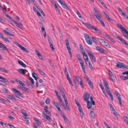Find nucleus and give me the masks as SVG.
I'll return each instance as SVG.
<instances>
[{
  "mask_svg": "<svg viewBox=\"0 0 128 128\" xmlns=\"http://www.w3.org/2000/svg\"><path fill=\"white\" fill-rule=\"evenodd\" d=\"M118 11L120 12L121 13V15L123 16H126L125 13L124 12H123L122 11V9L120 8H118Z\"/></svg>",
  "mask_w": 128,
  "mask_h": 128,
  "instance_id": "7c9ffc66",
  "label": "nucleus"
},
{
  "mask_svg": "<svg viewBox=\"0 0 128 128\" xmlns=\"http://www.w3.org/2000/svg\"><path fill=\"white\" fill-rule=\"evenodd\" d=\"M84 59L86 60V63L88 61V58L87 54L86 53L85 54L82 55Z\"/></svg>",
  "mask_w": 128,
  "mask_h": 128,
  "instance_id": "412c9836",
  "label": "nucleus"
},
{
  "mask_svg": "<svg viewBox=\"0 0 128 128\" xmlns=\"http://www.w3.org/2000/svg\"><path fill=\"white\" fill-rule=\"evenodd\" d=\"M88 54L90 58L94 62H96V59L94 56L92 54V52L90 50H87L86 51Z\"/></svg>",
  "mask_w": 128,
  "mask_h": 128,
  "instance_id": "423d86ee",
  "label": "nucleus"
},
{
  "mask_svg": "<svg viewBox=\"0 0 128 128\" xmlns=\"http://www.w3.org/2000/svg\"><path fill=\"white\" fill-rule=\"evenodd\" d=\"M54 92L56 93V95L58 97V99H59L60 98H61L60 96V95L59 94L58 92L56 90H54Z\"/></svg>",
  "mask_w": 128,
  "mask_h": 128,
  "instance_id": "79ce46f5",
  "label": "nucleus"
},
{
  "mask_svg": "<svg viewBox=\"0 0 128 128\" xmlns=\"http://www.w3.org/2000/svg\"><path fill=\"white\" fill-rule=\"evenodd\" d=\"M92 40L95 44H97V42L96 40L94 37H92Z\"/></svg>",
  "mask_w": 128,
  "mask_h": 128,
  "instance_id": "8fccbe9b",
  "label": "nucleus"
},
{
  "mask_svg": "<svg viewBox=\"0 0 128 128\" xmlns=\"http://www.w3.org/2000/svg\"><path fill=\"white\" fill-rule=\"evenodd\" d=\"M116 66L120 68L123 67L128 69V66H126L124 64L120 62H118L117 64H116Z\"/></svg>",
  "mask_w": 128,
  "mask_h": 128,
  "instance_id": "6e6552de",
  "label": "nucleus"
},
{
  "mask_svg": "<svg viewBox=\"0 0 128 128\" xmlns=\"http://www.w3.org/2000/svg\"><path fill=\"white\" fill-rule=\"evenodd\" d=\"M8 18L11 20L12 22L14 23L16 25V26L19 28H21L20 26H22V24L20 22H18V23L16 21L12 19L10 16H7Z\"/></svg>",
  "mask_w": 128,
  "mask_h": 128,
  "instance_id": "7ed1b4c3",
  "label": "nucleus"
},
{
  "mask_svg": "<svg viewBox=\"0 0 128 128\" xmlns=\"http://www.w3.org/2000/svg\"><path fill=\"white\" fill-rule=\"evenodd\" d=\"M104 45L108 47L109 48H110V45L109 44L106 42H105L104 41V43H103Z\"/></svg>",
  "mask_w": 128,
  "mask_h": 128,
  "instance_id": "37998d69",
  "label": "nucleus"
},
{
  "mask_svg": "<svg viewBox=\"0 0 128 128\" xmlns=\"http://www.w3.org/2000/svg\"><path fill=\"white\" fill-rule=\"evenodd\" d=\"M24 70H24L22 69H20L18 70V72L20 74L23 75H25V73L24 71Z\"/></svg>",
  "mask_w": 128,
  "mask_h": 128,
  "instance_id": "393cba45",
  "label": "nucleus"
},
{
  "mask_svg": "<svg viewBox=\"0 0 128 128\" xmlns=\"http://www.w3.org/2000/svg\"><path fill=\"white\" fill-rule=\"evenodd\" d=\"M19 83L22 86H25V84L20 80L19 82Z\"/></svg>",
  "mask_w": 128,
  "mask_h": 128,
  "instance_id": "0e129e2a",
  "label": "nucleus"
},
{
  "mask_svg": "<svg viewBox=\"0 0 128 128\" xmlns=\"http://www.w3.org/2000/svg\"><path fill=\"white\" fill-rule=\"evenodd\" d=\"M96 48L97 50L100 52L103 53L104 52V50L103 48H100L98 46H96Z\"/></svg>",
  "mask_w": 128,
  "mask_h": 128,
  "instance_id": "f3484780",
  "label": "nucleus"
},
{
  "mask_svg": "<svg viewBox=\"0 0 128 128\" xmlns=\"http://www.w3.org/2000/svg\"><path fill=\"white\" fill-rule=\"evenodd\" d=\"M20 89L25 92H30V89L24 86L20 88Z\"/></svg>",
  "mask_w": 128,
  "mask_h": 128,
  "instance_id": "a211bd4d",
  "label": "nucleus"
},
{
  "mask_svg": "<svg viewBox=\"0 0 128 128\" xmlns=\"http://www.w3.org/2000/svg\"><path fill=\"white\" fill-rule=\"evenodd\" d=\"M110 78L111 80H112V81L113 82H114L115 81V80L114 79V77L113 75H112L110 76Z\"/></svg>",
  "mask_w": 128,
  "mask_h": 128,
  "instance_id": "bf43d9fd",
  "label": "nucleus"
},
{
  "mask_svg": "<svg viewBox=\"0 0 128 128\" xmlns=\"http://www.w3.org/2000/svg\"><path fill=\"white\" fill-rule=\"evenodd\" d=\"M84 37L87 43L89 45H92V40L89 36L87 34H84Z\"/></svg>",
  "mask_w": 128,
  "mask_h": 128,
  "instance_id": "f03ea898",
  "label": "nucleus"
},
{
  "mask_svg": "<svg viewBox=\"0 0 128 128\" xmlns=\"http://www.w3.org/2000/svg\"><path fill=\"white\" fill-rule=\"evenodd\" d=\"M90 115L91 117L93 118H95V114L94 112L92 111H91L90 112Z\"/></svg>",
  "mask_w": 128,
  "mask_h": 128,
  "instance_id": "c9c22d12",
  "label": "nucleus"
},
{
  "mask_svg": "<svg viewBox=\"0 0 128 128\" xmlns=\"http://www.w3.org/2000/svg\"><path fill=\"white\" fill-rule=\"evenodd\" d=\"M6 97L8 98L14 100H16V99L14 98L13 96L8 95L6 96Z\"/></svg>",
  "mask_w": 128,
  "mask_h": 128,
  "instance_id": "b1692460",
  "label": "nucleus"
},
{
  "mask_svg": "<svg viewBox=\"0 0 128 128\" xmlns=\"http://www.w3.org/2000/svg\"><path fill=\"white\" fill-rule=\"evenodd\" d=\"M75 101L76 104H77V105L78 106V109H79L81 108V107L80 106V104L79 103L76 101V100H75Z\"/></svg>",
  "mask_w": 128,
  "mask_h": 128,
  "instance_id": "c03bdc74",
  "label": "nucleus"
},
{
  "mask_svg": "<svg viewBox=\"0 0 128 128\" xmlns=\"http://www.w3.org/2000/svg\"><path fill=\"white\" fill-rule=\"evenodd\" d=\"M18 63L23 67L26 68V64L24 63L22 61L20 60H18Z\"/></svg>",
  "mask_w": 128,
  "mask_h": 128,
  "instance_id": "4be33fe9",
  "label": "nucleus"
},
{
  "mask_svg": "<svg viewBox=\"0 0 128 128\" xmlns=\"http://www.w3.org/2000/svg\"><path fill=\"white\" fill-rule=\"evenodd\" d=\"M16 45L18 46L21 49L23 50L24 52L28 53V51L27 50L25 47H23L21 45L18 43H17Z\"/></svg>",
  "mask_w": 128,
  "mask_h": 128,
  "instance_id": "9d476101",
  "label": "nucleus"
},
{
  "mask_svg": "<svg viewBox=\"0 0 128 128\" xmlns=\"http://www.w3.org/2000/svg\"><path fill=\"white\" fill-rule=\"evenodd\" d=\"M2 39L5 41H6V42H10V41L8 39H9L10 40V38H3Z\"/></svg>",
  "mask_w": 128,
  "mask_h": 128,
  "instance_id": "a18cd8bd",
  "label": "nucleus"
},
{
  "mask_svg": "<svg viewBox=\"0 0 128 128\" xmlns=\"http://www.w3.org/2000/svg\"><path fill=\"white\" fill-rule=\"evenodd\" d=\"M123 118L124 121L128 126V118L126 116H123Z\"/></svg>",
  "mask_w": 128,
  "mask_h": 128,
  "instance_id": "e433bc0d",
  "label": "nucleus"
},
{
  "mask_svg": "<svg viewBox=\"0 0 128 128\" xmlns=\"http://www.w3.org/2000/svg\"><path fill=\"white\" fill-rule=\"evenodd\" d=\"M34 120L38 125L39 126L41 124V122L36 118H34Z\"/></svg>",
  "mask_w": 128,
  "mask_h": 128,
  "instance_id": "473e14b6",
  "label": "nucleus"
},
{
  "mask_svg": "<svg viewBox=\"0 0 128 128\" xmlns=\"http://www.w3.org/2000/svg\"><path fill=\"white\" fill-rule=\"evenodd\" d=\"M64 73L65 74L66 76L67 77H69V75H68V74L67 71V68L66 66H65V67Z\"/></svg>",
  "mask_w": 128,
  "mask_h": 128,
  "instance_id": "f704fd0d",
  "label": "nucleus"
},
{
  "mask_svg": "<svg viewBox=\"0 0 128 128\" xmlns=\"http://www.w3.org/2000/svg\"><path fill=\"white\" fill-rule=\"evenodd\" d=\"M62 117L64 118V121L67 124H68L70 123L69 120L66 118L65 115L64 114L62 116Z\"/></svg>",
  "mask_w": 128,
  "mask_h": 128,
  "instance_id": "cd10ccee",
  "label": "nucleus"
},
{
  "mask_svg": "<svg viewBox=\"0 0 128 128\" xmlns=\"http://www.w3.org/2000/svg\"><path fill=\"white\" fill-rule=\"evenodd\" d=\"M12 90L16 94H17L18 96L20 97H22V94L21 93L20 91H19L18 90L14 88H12Z\"/></svg>",
  "mask_w": 128,
  "mask_h": 128,
  "instance_id": "f8f14e48",
  "label": "nucleus"
},
{
  "mask_svg": "<svg viewBox=\"0 0 128 128\" xmlns=\"http://www.w3.org/2000/svg\"><path fill=\"white\" fill-rule=\"evenodd\" d=\"M42 116L44 118L47 119L49 122H51L52 121V119L50 118V116L45 113H43Z\"/></svg>",
  "mask_w": 128,
  "mask_h": 128,
  "instance_id": "9b49d317",
  "label": "nucleus"
},
{
  "mask_svg": "<svg viewBox=\"0 0 128 128\" xmlns=\"http://www.w3.org/2000/svg\"><path fill=\"white\" fill-rule=\"evenodd\" d=\"M109 105L110 106V108L111 110H112V111L113 112H115L116 110H115L114 108L112 106V105L111 104H110Z\"/></svg>",
  "mask_w": 128,
  "mask_h": 128,
  "instance_id": "3c124183",
  "label": "nucleus"
},
{
  "mask_svg": "<svg viewBox=\"0 0 128 128\" xmlns=\"http://www.w3.org/2000/svg\"><path fill=\"white\" fill-rule=\"evenodd\" d=\"M76 78L78 82L82 86V87L84 88V86L83 85V84L82 82V80L81 78L80 77H78L77 76H76Z\"/></svg>",
  "mask_w": 128,
  "mask_h": 128,
  "instance_id": "4468645a",
  "label": "nucleus"
},
{
  "mask_svg": "<svg viewBox=\"0 0 128 128\" xmlns=\"http://www.w3.org/2000/svg\"><path fill=\"white\" fill-rule=\"evenodd\" d=\"M48 42L50 47L52 50H53L54 48L53 47V45L52 44V42L51 39V38L49 36H48Z\"/></svg>",
  "mask_w": 128,
  "mask_h": 128,
  "instance_id": "0eeeda50",
  "label": "nucleus"
},
{
  "mask_svg": "<svg viewBox=\"0 0 128 128\" xmlns=\"http://www.w3.org/2000/svg\"><path fill=\"white\" fill-rule=\"evenodd\" d=\"M98 40L101 43H104V40L100 38H98Z\"/></svg>",
  "mask_w": 128,
  "mask_h": 128,
  "instance_id": "49530a36",
  "label": "nucleus"
},
{
  "mask_svg": "<svg viewBox=\"0 0 128 128\" xmlns=\"http://www.w3.org/2000/svg\"><path fill=\"white\" fill-rule=\"evenodd\" d=\"M88 66L91 69H92L93 68V67L92 66L91 64L90 61H88Z\"/></svg>",
  "mask_w": 128,
  "mask_h": 128,
  "instance_id": "603ef678",
  "label": "nucleus"
},
{
  "mask_svg": "<svg viewBox=\"0 0 128 128\" xmlns=\"http://www.w3.org/2000/svg\"><path fill=\"white\" fill-rule=\"evenodd\" d=\"M84 100L87 102L88 101V100L90 96V94L88 93H88L87 92H86L84 95Z\"/></svg>",
  "mask_w": 128,
  "mask_h": 128,
  "instance_id": "2eb2a0df",
  "label": "nucleus"
},
{
  "mask_svg": "<svg viewBox=\"0 0 128 128\" xmlns=\"http://www.w3.org/2000/svg\"><path fill=\"white\" fill-rule=\"evenodd\" d=\"M104 84L105 86L106 91L107 92H108L110 91L109 89V86L108 84L107 83L106 81H103Z\"/></svg>",
  "mask_w": 128,
  "mask_h": 128,
  "instance_id": "ddd939ff",
  "label": "nucleus"
},
{
  "mask_svg": "<svg viewBox=\"0 0 128 128\" xmlns=\"http://www.w3.org/2000/svg\"><path fill=\"white\" fill-rule=\"evenodd\" d=\"M2 90L4 91V93L6 94L8 93L7 90L5 88H2Z\"/></svg>",
  "mask_w": 128,
  "mask_h": 128,
  "instance_id": "13d9d810",
  "label": "nucleus"
},
{
  "mask_svg": "<svg viewBox=\"0 0 128 128\" xmlns=\"http://www.w3.org/2000/svg\"><path fill=\"white\" fill-rule=\"evenodd\" d=\"M62 7L64 8L67 10H68L69 8H68L67 5L64 3L62 5Z\"/></svg>",
  "mask_w": 128,
  "mask_h": 128,
  "instance_id": "ea45409f",
  "label": "nucleus"
},
{
  "mask_svg": "<svg viewBox=\"0 0 128 128\" xmlns=\"http://www.w3.org/2000/svg\"><path fill=\"white\" fill-rule=\"evenodd\" d=\"M88 29L94 30L100 34H102V32L96 27H94L92 24L88 23H83Z\"/></svg>",
  "mask_w": 128,
  "mask_h": 128,
  "instance_id": "f257e3e1",
  "label": "nucleus"
},
{
  "mask_svg": "<svg viewBox=\"0 0 128 128\" xmlns=\"http://www.w3.org/2000/svg\"><path fill=\"white\" fill-rule=\"evenodd\" d=\"M0 50L7 51L8 49L6 46L0 42Z\"/></svg>",
  "mask_w": 128,
  "mask_h": 128,
  "instance_id": "1a4fd4ad",
  "label": "nucleus"
},
{
  "mask_svg": "<svg viewBox=\"0 0 128 128\" xmlns=\"http://www.w3.org/2000/svg\"><path fill=\"white\" fill-rule=\"evenodd\" d=\"M28 78L29 80H31L32 82V84H34V81L33 79V78L30 77H29Z\"/></svg>",
  "mask_w": 128,
  "mask_h": 128,
  "instance_id": "6e6d98bb",
  "label": "nucleus"
},
{
  "mask_svg": "<svg viewBox=\"0 0 128 128\" xmlns=\"http://www.w3.org/2000/svg\"><path fill=\"white\" fill-rule=\"evenodd\" d=\"M81 67L82 68L83 71L84 72V73H85V67L84 66V64L80 65Z\"/></svg>",
  "mask_w": 128,
  "mask_h": 128,
  "instance_id": "09e8293b",
  "label": "nucleus"
},
{
  "mask_svg": "<svg viewBox=\"0 0 128 128\" xmlns=\"http://www.w3.org/2000/svg\"><path fill=\"white\" fill-rule=\"evenodd\" d=\"M106 18L108 20V21L110 22H113V20L110 18L109 16H106Z\"/></svg>",
  "mask_w": 128,
  "mask_h": 128,
  "instance_id": "4d7b16f0",
  "label": "nucleus"
},
{
  "mask_svg": "<svg viewBox=\"0 0 128 128\" xmlns=\"http://www.w3.org/2000/svg\"><path fill=\"white\" fill-rule=\"evenodd\" d=\"M104 36L105 37H106L108 39H109L110 40L113 42L115 43V41L108 34H106L104 35Z\"/></svg>",
  "mask_w": 128,
  "mask_h": 128,
  "instance_id": "dca6fc26",
  "label": "nucleus"
},
{
  "mask_svg": "<svg viewBox=\"0 0 128 128\" xmlns=\"http://www.w3.org/2000/svg\"><path fill=\"white\" fill-rule=\"evenodd\" d=\"M0 71L6 73H7L8 72V70H6L5 69L1 67H0Z\"/></svg>",
  "mask_w": 128,
  "mask_h": 128,
  "instance_id": "4c0bfd02",
  "label": "nucleus"
},
{
  "mask_svg": "<svg viewBox=\"0 0 128 128\" xmlns=\"http://www.w3.org/2000/svg\"><path fill=\"white\" fill-rule=\"evenodd\" d=\"M0 124L3 126L5 127L6 126V124L3 122H0Z\"/></svg>",
  "mask_w": 128,
  "mask_h": 128,
  "instance_id": "e2e57ef3",
  "label": "nucleus"
},
{
  "mask_svg": "<svg viewBox=\"0 0 128 128\" xmlns=\"http://www.w3.org/2000/svg\"><path fill=\"white\" fill-rule=\"evenodd\" d=\"M32 77L34 78L36 81H37L38 79V76L34 72H32Z\"/></svg>",
  "mask_w": 128,
  "mask_h": 128,
  "instance_id": "a878e982",
  "label": "nucleus"
},
{
  "mask_svg": "<svg viewBox=\"0 0 128 128\" xmlns=\"http://www.w3.org/2000/svg\"><path fill=\"white\" fill-rule=\"evenodd\" d=\"M42 32V34L43 35H44V37L46 38V31H43Z\"/></svg>",
  "mask_w": 128,
  "mask_h": 128,
  "instance_id": "774afa93",
  "label": "nucleus"
},
{
  "mask_svg": "<svg viewBox=\"0 0 128 128\" xmlns=\"http://www.w3.org/2000/svg\"><path fill=\"white\" fill-rule=\"evenodd\" d=\"M78 110H79V112L80 113V117L82 118L83 117L84 114L82 111V108L79 109Z\"/></svg>",
  "mask_w": 128,
  "mask_h": 128,
  "instance_id": "58836bf2",
  "label": "nucleus"
},
{
  "mask_svg": "<svg viewBox=\"0 0 128 128\" xmlns=\"http://www.w3.org/2000/svg\"><path fill=\"white\" fill-rule=\"evenodd\" d=\"M67 79L68 81L70 84H71V86H73V84L72 83V80L70 77H67Z\"/></svg>",
  "mask_w": 128,
  "mask_h": 128,
  "instance_id": "a19ab883",
  "label": "nucleus"
},
{
  "mask_svg": "<svg viewBox=\"0 0 128 128\" xmlns=\"http://www.w3.org/2000/svg\"><path fill=\"white\" fill-rule=\"evenodd\" d=\"M104 124L105 126L107 128H110L109 125L106 124V123L105 122H104Z\"/></svg>",
  "mask_w": 128,
  "mask_h": 128,
  "instance_id": "69168bd1",
  "label": "nucleus"
},
{
  "mask_svg": "<svg viewBox=\"0 0 128 128\" xmlns=\"http://www.w3.org/2000/svg\"><path fill=\"white\" fill-rule=\"evenodd\" d=\"M5 34H7V35L9 36H14V35L11 34V33L8 32L6 31V30H3Z\"/></svg>",
  "mask_w": 128,
  "mask_h": 128,
  "instance_id": "c756f323",
  "label": "nucleus"
},
{
  "mask_svg": "<svg viewBox=\"0 0 128 128\" xmlns=\"http://www.w3.org/2000/svg\"><path fill=\"white\" fill-rule=\"evenodd\" d=\"M52 102L54 106L56 107L57 106H58V103L57 102L56 103L54 102V101H52Z\"/></svg>",
  "mask_w": 128,
  "mask_h": 128,
  "instance_id": "680f3d73",
  "label": "nucleus"
},
{
  "mask_svg": "<svg viewBox=\"0 0 128 128\" xmlns=\"http://www.w3.org/2000/svg\"><path fill=\"white\" fill-rule=\"evenodd\" d=\"M81 67L82 68L83 71L84 72V73H85V67L84 66V64L80 65Z\"/></svg>",
  "mask_w": 128,
  "mask_h": 128,
  "instance_id": "de8ad7c7",
  "label": "nucleus"
},
{
  "mask_svg": "<svg viewBox=\"0 0 128 128\" xmlns=\"http://www.w3.org/2000/svg\"><path fill=\"white\" fill-rule=\"evenodd\" d=\"M46 103L47 104H48L50 102V100L49 98H47L46 100Z\"/></svg>",
  "mask_w": 128,
  "mask_h": 128,
  "instance_id": "5fc2aeb1",
  "label": "nucleus"
},
{
  "mask_svg": "<svg viewBox=\"0 0 128 128\" xmlns=\"http://www.w3.org/2000/svg\"><path fill=\"white\" fill-rule=\"evenodd\" d=\"M65 102L66 104V106L67 108L69 111L70 110V109L69 107V106L68 104V103L67 100V98L64 99Z\"/></svg>",
  "mask_w": 128,
  "mask_h": 128,
  "instance_id": "aec40b11",
  "label": "nucleus"
},
{
  "mask_svg": "<svg viewBox=\"0 0 128 128\" xmlns=\"http://www.w3.org/2000/svg\"><path fill=\"white\" fill-rule=\"evenodd\" d=\"M100 23L102 24L103 26L104 27H105V26L104 23V22L102 20H101L100 21Z\"/></svg>",
  "mask_w": 128,
  "mask_h": 128,
  "instance_id": "338daca9",
  "label": "nucleus"
},
{
  "mask_svg": "<svg viewBox=\"0 0 128 128\" xmlns=\"http://www.w3.org/2000/svg\"><path fill=\"white\" fill-rule=\"evenodd\" d=\"M36 70L42 75H44L45 74L43 71L38 68H36Z\"/></svg>",
  "mask_w": 128,
  "mask_h": 128,
  "instance_id": "72a5a7b5",
  "label": "nucleus"
},
{
  "mask_svg": "<svg viewBox=\"0 0 128 128\" xmlns=\"http://www.w3.org/2000/svg\"><path fill=\"white\" fill-rule=\"evenodd\" d=\"M107 93L108 94L111 100L112 101H113L114 100L112 97V94L110 91H109L108 92H107Z\"/></svg>",
  "mask_w": 128,
  "mask_h": 128,
  "instance_id": "c85d7f7f",
  "label": "nucleus"
},
{
  "mask_svg": "<svg viewBox=\"0 0 128 128\" xmlns=\"http://www.w3.org/2000/svg\"><path fill=\"white\" fill-rule=\"evenodd\" d=\"M87 108L88 109H90L92 107V104L91 102L89 101H88L87 102Z\"/></svg>",
  "mask_w": 128,
  "mask_h": 128,
  "instance_id": "5701e85b",
  "label": "nucleus"
},
{
  "mask_svg": "<svg viewBox=\"0 0 128 128\" xmlns=\"http://www.w3.org/2000/svg\"><path fill=\"white\" fill-rule=\"evenodd\" d=\"M59 89L61 93H62V96L64 98V99L66 98V97L65 96V94L64 92L62 89L61 86L60 87Z\"/></svg>",
  "mask_w": 128,
  "mask_h": 128,
  "instance_id": "6ab92c4d",
  "label": "nucleus"
},
{
  "mask_svg": "<svg viewBox=\"0 0 128 128\" xmlns=\"http://www.w3.org/2000/svg\"><path fill=\"white\" fill-rule=\"evenodd\" d=\"M38 56L39 58L41 60H42L43 58V57L42 55L40 54Z\"/></svg>",
  "mask_w": 128,
  "mask_h": 128,
  "instance_id": "052dcab7",
  "label": "nucleus"
},
{
  "mask_svg": "<svg viewBox=\"0 0 128 128\" xmlns=\"http://www.w3.org/2000/svg\"><path fill=\"white\" fill-rule=\"evenodd\" d=\"M65 42L67 49L68 51V52L71 58L72 56V54L71 52V49L70 48V46L69 44L68 41V39H66V40Z\"/></svg>",
  "mask_w": 128,
  "mask_h": 128,
  "instance_id": "39448f33",
  "label": "nucleus"
},
{
  "mask_svg": "<svg viewBox=\"0 0 128 128\" xmlns=\"http://www.w3.org/2000/svg\"><path fill=\"white\" fill-rule=\"evenodd\" d=\"M0 79H1L2 80H3L4 81L6 82H9L8 80L6 78H4L0 76Z\"/></svg>",
  "mask_w": 128,
  "mask_h": 128,
  "instance_id": "864d4df0",
  "label": "nucleus"
},
{
  "mask_svg": "<svg viewBox=\"0 0 128 128\" xmlns=\"http://www.w3.org/2000/svg\"><path fill=\"white\" fill-rule=\"evenodd\" d=\"M58 100L60 102H58V103L59 104H60V106L61 105L63 106H64V104L61 98L58 99Z\"/></svg>",
  "mask_w": 128,
  "mask_h": 128,
  "instance_id": "2f4dec72",
  "label": "nucleus"
},
{
  "mask_svg": "<svg viewBox=\"0 0 128 128\" xmlns=\"http://www.w3.org/2000/svg\"><path fill=\"white\" fill-rule=\"evenodd\" d=\"M115 94L118 100L121 98L120 96V95L117 91H116L115 92Z\"/></svg>",
  "mask_w": 128,
  "mask_h": 128,
  "instance_id": "bb28decb",
  "label": "nucleus"
},
{
  "mask_svg": "<svg viewBox=\"0 0 128 128\" xmlns=\"http://www.w3.org/2000/svg\"><path fill=\"white\" fill-rule=\"evenodd\" d=\"M117 26L118 28H120L122 33H125L128 35V32L126 30L123 26L119 24H117Z\"/></svg>",
  "mask_w": 128,
  "mask_h": 128,
  "instance_id": "20e7f679",
  "label": "nucleus"
}]
</instances>
